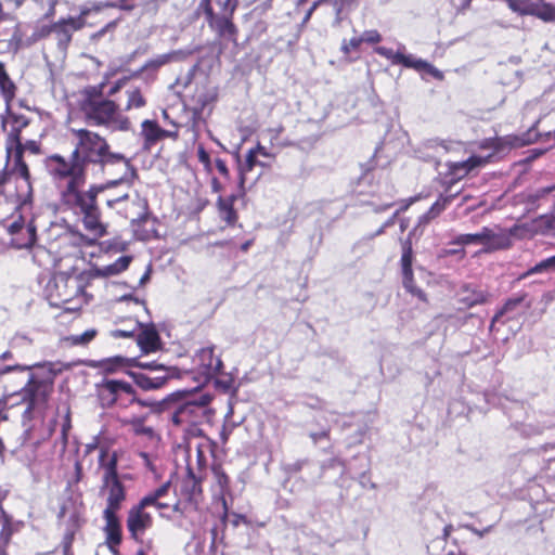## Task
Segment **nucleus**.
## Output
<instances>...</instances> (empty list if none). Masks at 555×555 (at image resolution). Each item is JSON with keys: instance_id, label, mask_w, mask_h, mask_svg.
Returning a JSON list of instances; mask_svg holds the SVG:
<instances>
[{"instance_id": "26", "label": "nucleus", "mask_w": 555, "mask_h": 555, "mask_svg": "<svg viewBox=\"0 0 555 555\" xmlns=\"http://www.w3.org/2000/svg\"><path fill=\"white\" fill-rule=\"evenodd\" d=\"M202 481L199 478H196L193 470L188 468V475L182 480L181 485V494L190 502H197L198 498L202 495Z\"/></svg>"}, {"instance_id": "7", "label": "nucleus", "mask_w": 555, "mask_h": 555, "mask_svg": "<svg viewBox=\"0 0 555 555\" xmlns=\"http://www.w3.org/2000/svg\"><path fill=\"white\" fill-rule=\"evenodd\" d=\"M540 120H537L534 125L528 129V131L524 132L522 134H507L504 137H495V138H488L480 142L479 149L481 150H491L492 154H490V158L494 154H499L502 152H505L507 150L522 147L526 145H530L532 143H535L542 138L548 139L551 137V132H546L544 134L537 131V127Z\"/></svg>"}, {"instance_id": "63", "label": "nucleus", "mask_w": 555, "mask_h": 555, "mask_svg": "<svg viewBox=\"0 0 555 555\" xmlns=\"http://www.w3.org/2000/svg\"><path fill=\"white\" fill-rule=\"evenodd\" d=\"M401 274H402V285L406 292L417 285L413 271L403 272Z\"/></svg>"}, {"instance_id": "43", "label": "nucleus", "mask_w": 555, "mask_h": 555, "mask_svg": "<svg viewBox=\"0 0 555 555\" xmlns=\"http://www.w3.org/2000/svg\"><path fill=\"white\" fill-rule=\"evenodd\" d=\"M98 335V331L94 328H90L85 331L80 335H70L68 337H65V341L68 343L70 346H86L90 341H92Z\"/></svg>"}, {"instance_id": "12", "label": "nucleus", "mask_w": 555, "mask_h": 555, "mask_svg": "<svg viewBox=\"0 0 555 555\" xmlns=\"http://www.w3.org/2000/svg\"><path fill=\"white\" fill-rule=\"evenodd\" d=\"M147 507L150 506L140 500L127 513L126 527L129 538L134 542H142V537L154 525L153 516L146 512Z\"/></svg>"}, {"instance_id": "58", "label": "nucleus", "mask_w": 555, "mask_h": 555, "mask_svg": "<svg viewBox=\"0 0 555 555\" xmlns=\"http://www.w3.org/2000/svg\"><path fill=\"white\" fill-rule=\"evenodd\" d=\"M360 40L362 43L377 44L382 41V35L376 29L365 30Z\"/></svg>"}, {"instance_id": "33", "label": "nucleus", "mask_w": 555, "mask_h": 555, "mask_svg": "<svg viewBox=\"0 0 555 555\" xmlns=\"http://www.w3.org/2000/svg\"><path fill=\"white\" fill-rule=\"evenodd\" d=\"M170 482L167 481L163 483L160 487L144 495L141 501L149 506H154L157 509L168 508V504L162 503L159 500L165 496L169 491Z\"/></svg>"}, {"instance_id": "29", "label": "nucleus", "mask_w": 555, "mask_h": 555, "mask_svg": "<svg viewBox=\"0 0 555 555\" xmlns=\"http://www.w3.org/2000/svg\"><path fill=\"white\" fill-rule=\"evenodd\" d=\"M529 15L535 16L544 22H555V7L543 0H530Z\"/></svg>"}, {"instance_id": "16", "label": "nucleus", "mask_w": 555, "mask_h": 555, "mask_svg": "<svg viewBox=\"0 0 555 555\" xmlns=\"http://www.w3.org/2000/svg\"><path fill=\"white\" fill-rule=\"evenodd\" d=\"M5 165L9 170L17 175L29 186L31 184V173L28 164L25 160V153L22 146L4 147Z\"/></svg>"}, {"instance_id": "31", "label": "nucleus", "mask_w": 555, "mask_h": 555, "mask_svg": "<svg viewBox=\"0 0 555 555\" xmlns=\"http://www.w3.org/2000/svg\"><path fill=\"white\" fill-rule=\"evenodd\" d=\"M489 238V228L483 227L480 232L478 233H468V234H460L457 235L451 244L453 245H472V244H481L485 246V244L488 243Z\"/></svg>"}, {"instance_id": "1", "label": "nucleus", "mask_w": 555, "mask_h": 555, "mask_svg": "<svg viewBox=\"0 0 555 555\" xmlns=\"http://www.w3.org/2000/svg\"><path fill=\"white\" fill-rule=\"evenodd\" d=\"M68 133L73 146L69 155L66 157L53 153L47 156V172L56 188L61 210L76 217L83 229L98 240L107 234L99 195L125 181L129 184L131 181L120 178L104 183H90L86 188L89 168L104 169L107 165L119 163L129 166V160L122 154L113 152L107 139L95 131L68 128Z\"/></svg>"}, {"instance_id": "18", "label": "nucleus", "mask_w": 555, "mask_h": 555, "mask_svg": "<svg viewBox=\"0 0 555 555\" xmlns=\"http://www.w3.org/2000/svg\"><path fill=\"white\" fill-rule=\"evenodd\" d=\"M176 369L162 370L154 374L132 373V377L138 387L144 391L158 390L165 387L175 376Z\"/></svg>"}, {"instance_id": "11", "label": "nucleus", "mask_w": 555, "mask_h": 555, "mask_svg": "<svg viewBox=\"0 0 555 555\" xmlns=\"http://www.w3.org/2000/svg\"><path fill=\"white\" fill-rule=\"evenodd\" d=\"M193 372L203 383H207L223 370V362L215 354V346L201 348L193 356Z\"/></svg>"}, {"instance_id": "8", "label": "nucleus", "mask_w": 555, "mask_h": 555, "mask_svg": "<svg viewBox=\"0 0 555 555\" xmlns=\"http://www.w3.org/2000/svg\"><path fill=\"white\" fill-rule=\"evenodd\" d=\"M212 397L209 393L191 396L179 402L171 415L175 425H197L205 417Z\"/></svg>"}, {"instance_id": "46", "label": "nucleus", "mask_w": 555, "mask_h": 555, "mask_svg": "<svg viewBox=\"0 0 555 555\" xmlns=\"http://www.w3.org/2000/svg\"><path fill=\"white\" fill-rule=\"evenodd\" d=\"M214 378H215V386L217 389H219L223 392H229L230 390L233 389L234 378L232 377V375L225 374L221 370L220 373L217 376H215Z\"/></svg>"}, {"instance_id": "20", "label": "nucleus", "mask_w": 555, "mask_h": 555, "mask_svg": "<svg viewBox=\"0 0 555 555\" xmlns=\"http://www.w3.org/2000/svg\"><path fill=\"white\" fill-rule=\"evenodd\" d=\"M103 517L105 519V542L113 553H117L118 547L122 542V530L120 520L117 514L113 513H103Z\"/></svg>"}, {"instance_id": "4", "label": "nucleus", "mask_w": 555, "mask_h": 555, "mask_svg": "<svg viewBox=\"0 0 555 555\" xmlns=\"http://www.w3.org/2000/svg\"><path fill=\"white\" fill-rule=\"evenodd\" d=\"M95 393L99 404L103 409H127L131 405L152 408L153 402L138 397L134 387L122 379L105 377L95 384Z\"/></svg>"}, {"instance_id": "28", "label": "nucleus", "mask_w": 555, "mask_h": 555, "mask_svg": "<svg viewBox=\"0 0 555 555\" xmlns=\"http://www.w3.org/2000/svg\"><path fill=\"white\" fill-rule=\"evenodd\" d=\"M141 135L144 146L150 149L163 140V128L156 120L145 119L141 124Z\"/></svg>"}, {"instance_id": "57", "label": "nucleus", "mask_w": 555, "mask_h": 555, "mask_svg": "<svg viewBox=\"0 0 555 555\" xmlns=\"http://www.w3.org/2000/svg\"><path fill=\"white\" fill-rule=\"evenodd\" d=\"M219 8L217 13H234L238 5V0H212Z\"/></svg>"}, {"instance_id": "49", "label": "nucleus", "mask_w": 555, "mask_h": 555, "mask_svg": "<svg viewBox=\"0 0 555 555\" xmlns=\"http://www.w3.org/2000/svg\"><path fill=\"white\" fill-rule=\"evenodd\" d=\"M412 67L416 68V69H424V70H426V73H428L429 75H431L434 78H436L438 80H442L444 78V75L441 70H439L438 68H436L435 66H433L431 64H429L425 61H422V60L413 61Z\"/></svg>"}, {"instance_id": "60", "label": "nucleus", "mask_w": 555, "mask_h": 555, "mask_svg": "<svg viewBox=\"0 0 555 555\" xmlns=\"http://www.w3.org/2000/svg\"><path fill=\"white\" fill-rule=\"evenodd\" d=\"M327 0H315L312 2L311 7L307 10L301 23H300V26L301 27H305L309 21L311 20L314 11L324 2H326Z\"/></svg>"}, {"instance_id": "47", "label": "nucleus", "mask_w": 555, "mask_h": 555, "mask_svg": "<svg viewBox=\"0 0 555 555\" xmlns=\"http://www.w3.org/2000/svg\"><path fill=\"white\" fill-rule=\"evenodd\" d=\"M538 227L542 234L555 236V215L540 217Z\"/></svg>"}, {"instance_id": "59", "label": "nucleus", "mask_w": 555, "mask_h": 555, "mask_svg": "<svg viewBox=\"0 0 555 555\" xmlns=\"http://www.w3.org/2000/svg\"><path fill=\"white\" fill-rule=\"evenodd\" d=\"M137 366L144 370H150L154 373L162 372V370H172L173 367H167L163 364H158L156 361L143 362L139 361Z\"/></svg>"}, {"instance_id": "35", "label": "nucleus", "mask_w": 555, "mask_h": 555, "mask_svg": "<svg viewBox=\"0 0 555 555\" xmlns=\"http://www.w3.org/2000/svg\"><path fill=\"white\" fill-rule=\"evenodd\" d=\"M374 51L380 55V56H384L386 57L387 60H390L393 64H401L405 67H412L413 66V60L401 53V52H395L392 49L390 48H386V47H377L374 49Z\"/></svg>"}, {"instance_id": "53", "label": "nucleus", "mask_w": 555, "mask_h": 555, "mask_svg": "<svg viewBox=\"0 0 555 555\" xmlns=\"http://www.w3.org/2000/svg\"><path fill=\"white\" fill-rule=\"evenodd\" d=\"M197 158L198 162L203 165L204 170L207 173H210L212 171L210 155L203 144L197 145Z\"/></svg>"}, {"instance_id": "37", "label": "nucleus", "mask_w": 555, "mask_h": 555, "mask_svg": "<svg viewBox=\"0 0 555 555\" xmlns=\"http://www.w3.org/2000/svg\"><path fill=\"white\" fill-rule=\"evenodd\" d=\"M512 242L507 234L495 233L489 228L488 243L485 244L488 250L506 249L511 246Z\"/></svg>"}, {"instance_id": "27", "label": "nucleus", "mask_w": 555, "mask_h": 555, "mask_svg": "<svg viewBox=\"0 0 555 555\" xmlns=\"http://www.w3.org/2000/svg\"><path fill=\"white\" fill-rule=\"evenodd\" d=\"M17 92L15 82L9 76L4 63L0 61V93L5 103V107H11Z\"/></svg>"}, {"instance_id": "48", "label": "nucleus", "mask_w": 555, "mask_h": 555, "mask_svg": "<svg viewBox=\"0 0 555 555\" xmlns=\"http://www.w3.org/2000/svg\"><path fill=\"white\" fill-rule=\"evenodd\" d=\"M170 61V55L169 54H162V55H158L156 59H153V60H150L147 61L139 72L134 73L133 76H138L139 74H141L142 72L146 70V69H158L160 68L162 66H164L165 64H167L168 62Z\"/></svg>"}, {"instance_id": "39", "label": "nucleus", "mask_w": 555, "mask_h": 555, "mask_svg": "<svg viewBox=\"0 0 555 555\" xmlns=\"http://www.w3.org/2000/svg\"><path fill=\"white\" fill-rule=\"evenodd\" d=\"M9 379L5 382V395L0 398V424L9 421L8 411L16 405L15 403L10 402V396L17 391L14 386L12 387V385L9 384Z\"/></svg>"}, {"instance_id": "15", "label": "nucleus", "mask_w": 555, "mask_h": 555, "mask_svg": "<svg viewBox=\"0 0 555 555\" xmlns=\"http://www.w3.org/2000/svg\"><path fill=\"white\" fill-rule=\"evenodd\" d=\"M89 13L90 10H81L79 16L77 17L61 18L60 21L52 24V28H54L53 34L60 48L66 49L69 46L74 33L85 27V17Z\"/></svg>"}, {"instance_id": "14", "label": "nucleus", "mask_w": 555, "mask_h": 555, "mask_svg": "<svg viewBox=\"0 0 555 555\" xmlns=\"http://www.w3.org/2000/svg\"><path fill=\"white\" fill-rule=\"evenodd\" d=\"M56 518L64 531L70 532H79L86 522L81 507L72 498L61 502Z\"/></svg>"}, {"instance_id": "34", "label": "nucleus", "mask_w": 555, "mask_h": 555, "mask_svg": "<svg viewBox=\"0 0 555 555\" xmlns=\"http://www.w3.org/2000/svg\"><path fill=\"white\" fill-rule=\"evenodd\" d=\"M257 164V151L250 149L246 154L245 164L240 167L238 189L242 195H245L246 175L250 172Z\"/></svg>"}, {"instance_id": "9", "label": "nucleus", "mask_w": 555, "mask_h": 555, "mask_svg": "<svg viewBox=\"0 0 555 555\" xmlns=\"http://www.w3.org/2000/svg\"><path fill=\"white\" fill-rule=\"evenodd\" d=\"M199 8L204 10L208 26L216 33L218 39L237 43L238 28L233 22L234 13H216L211 0H202Z\"/></svg>"}, {"instance_id": "52", "label": "nucleus", "mask_w": 555, "mask_h": 555, "mask_svg": "<svg viewBox=\"0 0 555 555\" xmlns=\"http://www.w3.org/2000/svg\"><path fill=\"white\" fill-rule=\"evenodd\" d=\"M105 9H120L124 11H132L137 7L135 0H114L103 3Z\"/></svg>"}, {"instance_id": "64", "label": "nucleus", "mask_w": 555, "mask_h": 555, "mask_svg": "<svg viewBox=\"0 0 555 555\" xmlns=\"http://www.w3.org/2000/svg\"><path fill=\"white\" fill-rule=\"evenodd\" d=\"M408 293L411 294L413 297H416L420 301L424 304H429L427 293L420 286H414L413 288L409 289Z\"/></svg>"}, {"instance_id": "55", "label": "nucleus", "mask_w": 555, "mask_h": 555, "mask_svg": "<svg viewBox=\"0 0 555 555\" xmlns=\"http://www.w3.org/2000/svg\"><path fill=\"white\" fill-rule=\"evenodd\" d=\"M550 269H555V255L537 263L528 271L527 274L541 273Z\"/></svg>"}, {"instance_id": "36", "label": "nucleus", "mask_w": 555, "mask_h": 555, "mask_svg": "<svg viewBox=\"0 0 555 555\" xmlns=\"http://www.w3.org/2000/svg\"><path fill=\"white\" fill-rule=\"evenodd\" d=\"M127 103L124 111L139 109L146 105V99L139 87L130 88L126 91Z\"/></svg>"}, {"instance_id": "44", "label": "nucleus", "mask_w": 555, "mask_h": 555, "mask_svg": "<svg viewBox=\"0 0 555 555\" xmlns=\"http://www.w3.org/2000/svg\"><path fill=\"white\" fill-rule=\"evenodd\" d=\"M401 273L413 271V249L412 243L410 240L403 242L402 244V256H401Z\"/></svg>"}, {"instance_id": "22", "label": "nucleus", "mask_w": 555, "mask_h": 555, "mask_svg": "<svg viewBox=\"0 0 555 555\" xmlns=\"http://www.w3.org/2000/svg\"><path fill=\"white\" fill-rule=\"evenodd\" d=\"M238 196H243L240 194H231L229 196H219L216 202L217 210L219 218L225 222L227 227H235L238 221V212L234 208V204Z\"/></svg>"}, {"instance_id": "21", "label": "nucleus", "mask_w": 555, "mask_h": 555, "mask_svg": "<svg viewBox=\"0 0 555 555\" xmlns=\"http://www.w3.org/2000/svg\"><path fill=\"white\" fill-rule=\"evenodd\" d=\"M135 338L143 353L156 352L162 348L159 333L153 324L144 326L141 324Z\"/></svg>"}, {"instance_id": "3", "label": "nucleus", "mask_w": 555, "mask_h": 555, "mask_svg": "<svg viewBox=\"0 0 555 555\" xmlns=\"http://www.w3.org/2000/svg\"><path fill=\"white\" fill-rule=\"evenodd\" d=\"M99 467L102 469L101 492L106 493L103 513L117 514L126 500V488L118 475V456L106 447L99 450Z\"/></svg>"}, {"instance_id": "23", "label": "nucleus", "mask_w": 555, "mask_h": 555, "mask_svg": "<svg viewBox=\"0 0 555 555\" xmlns=\"http://www.w3.org/2000/svg\"><path fill=\"white\" fill-rule=\"evenodd\" d=\"M53 427L46 426L43 422L39 425H33L26 429L23 436V444L37 450L38 447L46 440H48L53 434Z\"/></svg>"}, {"instance_id": "45", "label": "nucleus", "mask_w": 555, "mask_h": 555, "mask_svg": "<svg viewBox=\"0 0 555 555\" xmlns=\"http://www.w3.org/2000/svg\"><path fill=\"white\" fill-rule=\"evenodd\" d=\"M2 519H3V524H2L1 531H0V540L3 541V543H4L3 546L5 547V545L10 542V540L13 535L14 529H13L12 517L7 512H3Z\"/></svg>"}, {"instance_id": "17", "label": "nucleus", "mask_w": 555, "mask_h": 555, "mask_svg": "<svg viewBox=\"0 0 555 555\" xmlns=\"http://www.w3.org/2000/svg\"><path fill=\"white\" fill-rule=\"evenodd\" d=\"M490 162V156L472 155L466 160L453 162L448 164V172L452 177L451 183H454L473 171L486 166Z\"/></svg>"}, {"instance_id": "50", "label": "nucleus", "mask_w": 555, "mask_h": 555, "mask_svg": "<svg viewBox=\"0 0 555 555\" xmlns=\"http://www.w3.org/2000/svg\"><path fill=\"white\" fill-rule=\"evenodd\" d=\"M507 7L515 13L526 16L529 15L530 0H504Z\"/></svg>"}, {"instance_id": "30", "label": "nucleus", "mask_w": 555, "mask_h": 555, "mask_svg": "<svg viewBox=\"0 0 555 555\" xmlns=\"http://www.w3.org/2000/svg\"><path fill=\"white\" fill-rule=\"evenodd\" d=\"M457 193L441 194L430 208L421 217V222H428L438 217L453 201Z\"/></svg>"}, {"instance_id": "10", "label": "nucleus", "mask_w": 555, "mask_h": 555, "mask_svg": "<svg viewBox=\"0 0 555 555\" xmlns=\"http://www.w3.org/2000/svg\"><path fill=\"white\" fill-rule=\"evenodd\" d=\"M31 122V119L20 113H15L11 107L5 109V114L1 115V130L4 133V147L22 146L23 130Z\"/></svg>"}, {"instance_id": "6", "label": "nucleus", "mask_w": 555, "mask_h": 555, "mask_svg": "<svg viewBox=\"0 0 555 555\" xmlns=\"http://www.w3.org/2000/svg\"><path fill=\"white\" fill-rule=\"evenodd\" d=\"M81 109L92 126L108 127L117 124L120 130L130 128L129 118L119 114V106L113 100L83 99Z\"/></svg>"}, {"instance_id": "56", "label": "nucleus", "mask_w": 555, "mask_h": 555, "mask_svg": "<svg viewBox=\"0 0 555 555\" xmlns=\"http://www.w3.org/2000/svg\"><path fill=\"white\" fill-rule=\"evenodd\" d=\"M23 152H28L33 155H41L42 154V143L40 140H26L22 142Z\"/></svg>"}, {"instance_id": "32", "label": "nucleus", "mask_w": 555, "mask_h": 555, "mask_svg": "<svg viewBox=\"0 0 555 555\" xmlns=\"http://www.w3.org/2000/svg\"><path fill=\"white\" fill-rule=\"evenodd\" d=\"M527 296L528 295L526 293H520L516 296L507 298L503 306L492 317V323H496L501 320L502 317L514 312L520 305L525 302Z\"/></svg>"}, {"instance_id": "38", "label": "nucleus", "mask_w": 555, "mask_h": 555, "mask_svg": "<svg viewBox=\"0 0 555 555\" xmlns=\"http://www.w3.org/2000/svg\"><path fill=\"white\" fill-rule=\"evenodd\" d=\"M193 100L195 101L196 105L194 107V112L196 114H201L205 107L212 102L217 100V92L212 90H202L197 91L193 95Z\"/></svg>"}, {"instance_id": "2", "label": "nucleus", "mask_w": 555, "mask_h": 555, "mask_svg": "<svg viewBox=\"0 0 555 555\" xmlns=\"http://www.w3.org/2000/svg\"><path fill=\"white\" fill-rule=\"evenodd\" d=\"M29 365H0V379L5 395V382L15 387L17 392L10 396V401L17 397L15 404H25L23 416L27 420L33 417L35 412H44L48 401L53 392V383L39 377L31 372Z\"/></svg>"}, {"instance_id": "24", "label": "nucleus", "mask_w": 555, "mask_h": 555, "mask_svg": "<svg viewBox=\"0 0 555 555\" xmlns=\"http://www.w3.org/2000/svg\"><path fill=\"white\" fill-rule=\"evenodd\" d=\"M461 293L464 294L459 301L464 306L465 309L485 305L490 300V293L481 289L474 288L470 284H464L461 287Z\"/></svg>"}, {"instance_id": "62", "label": "nucleus", "mask_w": 555, "mask_h": 555, "mask_svg": "<svg viewBox=\"0 0 555 555\" xmlns=\"http://www.w3.org/2000/svg\"><path fill=\"white\" fill-rule=\"evenodd\" d=\"M284 130V126L282 124H279L275 127L268 128L266 132L269 135L271 143H273V141H278L280 139Z\"/></svg>"}, {"instance_id": "41", "label": "nucleus", "mask_w": 555, "mask_h": 555, "mask_svg": "<svg viewBox=\"0 0 555 555\" xmlns=\"http://www.w3.org/2000/svg\"><path fill=\"white\" fill-rule=\"evenodd\" d=\"M128 325L122 328H115L111 332V336L114 338H132L137 335V332L141 327V323L137 320H128Z\"/></svg>"}, {"instance_id": "40", "label": "nucleus", "mask_w": 555, "mask_h": 555, "mask_svg": "<svg viewBox=\"0 0 555 555\" xmlns=\"http://www.w3.org/2000/svg\"><path fill=\"white\" fill-rule=\"evenodd\" d=\"M361 44L362 42L360 40V37H352L349 40L344 39L340 46V51L344 55V59L348 62H353L358 60L359 56L351 57V53L358 52L360 50Z\"/></svg>"}, {"instance_id": "19", "label": "nucleus", "mask_w": 555, "mask_h": 555, "mask_svg": "<svg viewBox=\"0 0 555 555\" xmlns=\"http://www.w3.org/2000/svg\"><path fill=\"white\" fill-rule=\"evenodd\" d=\"M146 418L147 415L131 416L124 418L120 422L124 426H129L134 436L143 438L151 444H156L159 442L160 436L152 426H147L145 424Z\"/></svg>"}, {"instance_id": "13", "label": "nucleus", "mask_w": 555, "mask_h": 555, "mask_svg": "<svg viewBox=\"0 0 555 555\" xmlns=\"http://www.w3.org/2000/svg\"><path fill=\"white\" fill-rule=\"evenodd\" d=\"M7 232L11 236V245L16 249H31L37 243L35 221L30 220L26 223L22 215L7 225Z\"/></svg>"}, {"instance_id": "54", "label": "nucleus", "mask_w": 555, "mask_h": 555, "mask_svg": "<svg viewBox=\"0 0 555 555\" xmlns=\"http://www.w3.org/2000/svg\"><path fill=\"white\" fill-rule=\"evenodd\" d=\"M214 474H215L217 485L220 488V492L222 494H224L229 490V486H230L229 476L220 467L214 468Z\"/></svg>"}, {"instance_id": "42", "label": "nucleus", "mask_w": 555, "mask_h": 555, "mask_svg": "<svg viewBox=\"0 0 555 555\" xmlns=\"http://www.w3.org/2000/svg\"><path fill=\"white\" fill-rule=\"evenodd\" d=\"M137 205L140 208V211L137 214L135 217H131V223L133 225H140L145 223L150 219V207L149 202L144 197H140L137 195Z\"/></svg>"}, {"instance_id": "61", "label": "nucleus", "mask_w": 555, "mask_h": 555, "mask_svg": "<svg viewBox=\"0 0 555 555\" xmlns=\"http://www.w3.org/2000/svg\"><path fill=\"white\" fill-rule=\"evenodd\" d=\"M53 31H54V28H52V24L51 25H43V26L38 27L34 31L33 37L35 39H37V40L43 39V38L49 37L51 34H53Z\"/></svg>"}, {"instance_id": "5", "label": "nucleus", "mask_w": 555, "mask_h": 555, "mask_svg": "<svg viewBox=\"0 0 555 555\" xmlns=\"http://www.w3.org/2000/svg\"><path fill=\"white\" fill-rule=\"evenodd\" d=\"M44 293L52 307L62 308L65 312H76L81 309L79 297L82 286L77 278L68 273H54L48 281Z\"/></svg>"}, {"instance_id": "25", "label": "nucleus", "mask_w": 555, "mask_h": 555, "mask_svg": "<svg viewBox=\"0 0 555 555\" xmlns=\"http://www.w3.org/2000/svg\"><path fill=\"white\" fill-rule=\"evenodd\" d=\"M132 261L131 256H121L117 258L113 263L103 268L94 267L90 270L91 278H108L117 275L128 269Z\"/></svg>"}, {"instance_id": "51", "label": "nucleus", "mask_w": 555, "mask_h": 555, "mask_svg": "<svg viewBox=\"0 0 555 555\" xmlns=\"http://www.w3.org/2000/svg\"><path fill=\"white\" fill-rule=\"evenodd\" d=\"M78 532L64 531L60 546L63 555H74L73 543Z\"/></svg>"}]
</instances>
